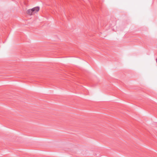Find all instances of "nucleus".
<instances>
[{"mask_svg":"<svg viewBox=\"0 0 157 157\" xmlns=\"http://www.w3.org/2000/svg\"><path fill=\"white\" fill-rule=\"evenodd\" d=\"M40 10V8L38 6L34 7L32 9L28 10L27 11V13L30 15L38 12Z\"/></svg>","mask_w":157,"mask_h":157,"instance_id":"nucleus-1","label":"nucleus"}]
</instances>
